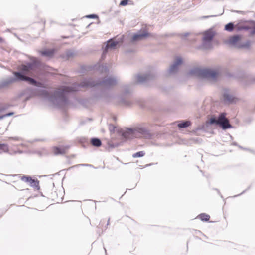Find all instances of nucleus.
<instances>
[{"label": "nucleus", "mask_w": 255, "mask_h": 255, "mask_svg": "<svg viewBox=\"0 0 255 255\" xmlns=\"http://www.w3.org/2000/svg\"><path fill=\"white\" fill-rule=\"evenodd\" d=\"M117 83V79L111 76L105 77L101 81H95L92 78L85 79L80 83H74L71 86H61L51 92L43 90L41 95L54 105L63 107L68 104V95L70 92L82 88L94 87L108 88L115 85Z\"/></svg>", "instance_id": "nucleus-1"}, {"label": "nucleus", "mask_w": 255, "mask_h": 255, "mask_svg": "<svg viewBox=\"0 0 255 255\" xmlns=\"http://www.w3.org/2000/svg\"><path fill=\"white\" fill-rule=\"evenodd\" d=\"M18 70V71L13 72L14 77H8L0 82V89L7 87L17 81H26L32 85L40 86L41 83L31 77H38L40 74L41 63L37 59L33 58L31 63L21 65Z\"/></svg>", "instance_id": "nucleus-2"}, {"label": "nucleus", "mask_w": 255, "mask_h": 255, "mask_svg": "<svg viewBox=\"0 0 255 255\" xmlns=\"http://www.w3.org/2000/svg\"><path fill=\"white\" fill-rule=\"evenodd\" d=\"M211 124L219 125L224 130L232 127L229 123V120L226 117V114L223 113L220 114L217 118L215 116L212 117L205 124L198 126L193 131L196 132L200 130L205 131L206 130V128L209 125Z\"/></svg>", "instance_id": "nucleus-3"}, {"label": "nucleus", "mask_w": 255, "mask_h": 255, "mask_svg": "<svg viewBox=\"0 0 255 255\" xmlns=\"http://www.w3.org/2000/svg\"><path fill=\"white\" fill-rule=\"evenodd\" d=\"M122 135L126 139L140 137L150 138L152 137L149 131L146 128L141 127L130 128H127L122 130Z\"/></svg>", "instance_id": "nucleus-4"}, {"label": "nucleus", "mask_w": 255, "mask_h": 255, "mask_svg": "<svg viewBox=\"0 0 255 255\" xmlns=\"http://www.w3.org/2000/svg\"><path fill=\"white\" fill-rule=\"evenodd\" d=\"M154 75L151 72H149L143 74H138L135 76L133 81L129 84H125L123 86L122 91L125 94L129 93L132 89L133 85L135 83L143 84L152 79Z\"/></svg>", "instance_id": "nucleus-5"}, {"label": "nucleus", "mask_w": 255, "mask_h": 255, "mask_svg": "<svg viewBox=\"0 0 255 255\" xmlns=\"http://www.w3.org/2000/svg\"><path fill=\"white\" fill-rule=\"evenodd\" d=\"M190 73L203 79L215 80L219 72L215 69L195 68L191 70Z\"/></svg>", "instance_id": "nucleus-6"}, {"label": "nucleus", "mask_w": 255, "mask_h": 255, "mask_svg": "<svg viewBox=\"0 0 255 255\" xmlns=\"http://www.w3.org/2000/svg\"><path fill=\"white\" fill-rule=\"evenodd\" d=\"M215 33L212 29H209L203 33L202 46L204 49H209L212 46V41Z\"/></svg>", "instance_id": "nucleus-7"}, {"label": "nucleus", "mask_w": 255, "mask_h": 255, "mask_svg": "<svg viewBox=\"0 0 255 255\" xmlns=\"http://www.w3.org/2000/svg\"><path fill=\"white\" fill-rule=\"evenodd\" d=\"M222 100L226 104H232L236 103L239 99L233 92L228 89H224L222 95Z\"/></svg>", "instance_id": "nucleus-8"}, {"label": "nucleus", "mask_w": 255, "mask_h": 255, "mask_svg": "<svg viewBox=\"0 0 255 255\" xmlns=\"http://www.w3.org/2000/svg\"><path fill=\"white\" fill-rule=\"evenodd\" d=\"M182 62L183 60L181 57L179 56L176 57L173 64L170 66L169 69V73L170 74L176 73L178 71L179 66L182 64Z\"/></svg>", "instance_id": "nucleus-9"}, {"label": "nucleus", "mask_w": 255, "mask_h": 255, "mask_svg": "<svg viewBox=\"0 0 255 255\" xmlns=\"http://www.w3.org/2000/svg\"><path fill=\"white\" fill-rule=\"evenodd\" d=\"M122 41L119 39L115 40L113 39H111L107 41V44L104 48V50L103 51V54H102V57L105 56L107 52L108 51V50L109 49H115L117 45H118Z\"/></svg>", "instance_id": "nucleus-10"}, {"label": "nucleus", "mask_w": 255, "mask_h": 255, "mask_svg": "<svg viewBox=\"0 0 255 255\" xmlns=\"http://www.w3.org/2000/svg\"><path fill=\"white\" fill-rule=\"evenodd\" d=\"M149 35V34L145 31H138L132 36L131 41L134 43L142 40L145 39Z\"/></svg>", "instance_id": "nucleus-11"}, {"label": "nucleus", "mask_w": 255, "mask_h": 255, "mask_svg": "<svg viewBox=\"0 0 255 255\" xmlns=\"http://www.w3.org/2000/svg\"><path fill=\"white\" fill-rule=\"evenodd\" d=\"M240 36L238 35H235L229 37L228 43L232 45H236L240 39Z\"/></svg>", "instance_id": "nucleus-12"}, {"label": "nucleus", "mask_w": 255, "mask_h": 255, "mask_svg": "<svg viewBox=\"0 0 255 255\" xmlns=\"http://www.w3.org/2000/svg\"><path fill=\"white\" fill-rule=\"evenodd\" d=\"M91 144L95 147H100L101 145V140L97 138H92L90 141Z\"/></svg>", "instance_id": "nucleus-13"}, {"label": "nucleus", "mask_w": 255, "mask_h": 255, "mask_svg": "<svg viewBox=\"0 0 255 255\" xmlns=\"http://www.w3.org/2000/svg\"><path fill=\"white\" fill-rule=\"evenodd\" d=\"M98 70L103 74H107L108 72V66L106 64L104 65H99L98 67Z\"/></svg>", "instance_id": "nucleus-14"}, {"label": "nucleus", "mask_w": 255, "mask_h": 255, "mask_svg": "<svg viewBox=\"0 0 255 255\" xmlns=\"http://www.w3.org/2000/svg\"><path fill=\"white\" fill-rule=\"evenodd\" d=\"M191 125V123L188 121H182L178 124V127L179 128H185Z\"/></svg>", "instance_id": "nucleus-15"}, {"label": "nucleus", "mask_w": 255, "mask_h": 255, "mask_svg": "<svg viewBox=\"0 0 255 255\" xmlns=\"http://www.w3.org/2000/svg\"><path fill=\"white\" fill-rule=\"evenodd\" d=\"M251 28V27L248 25H243L240 24H237L235 25V29H236L237 31H241L242 30H248Z\"/></svg>", "instance_id": "nucleus-16"}, {"label": "nucleus", "mask_w": 255, "mask_h": 255, "mask_svg": "<svg viewBox=\"0 0 255 255\" xmlns=\"http://www.w3.org/2000/svg\"><path fill=\"white\" fill-rule=\"evenodd\" d=\"M65 149L64 148H60L57 147L53 148V152L55 155L63 154L65 153Z\"/></svg>", "instance_id": "nucleus-17"}, {"label": "nucleus", "mask_w": 255, "mask_h": 255, "mask_svg": "<svg viewBox=\"0 0 255 255\" xmlns=\"http://www.w3.org/2000/svg\"><path fill=\"white\" fill-rule=\"evenodd\" d=\"M76 54V53L72 50H69L66 52V57L67 59L69 60L73 58Z\"/></svg>", "instance_id": "nucleus-18"}, {"label": "nucleus", "mask_w": 255, "mask_h": 255, "mask_svg": "<svg viewBox=\"0 0 255 255\" xmlns=\"http://www.w3.org/2000/svg\"><path fill=\"white\" fill-rule=\"evenodd\" d=\"M53 53L54 51L52 50H46L41 52V54L42 55L46 57H51L53 55Z\"/></svg>", "instance_id": "nucleus-19"}, {"label": "nucleus", "mask_w": 255, "mask_h": 255, "mask_svg": "<svg viewBox=\"0 0 255 255\" xmlns=\"http://www.w3.org/2000/svg\"><path fill=\"white\" fill-rule=\"evenodd\" d=\"M234 28H235V26L232 22L228 23L225 26V30L230 32L232 31Z\"/></svg>", "instance_id": "nucleus-20"}, {"label": "nucleus", "mask_w": 255, "mask_h": 255, "mask_svg": "<svg viewBox=\"0 0 255 255\" xmlns=\"http://www.w3.org/2000/svg\"><path fill=\"white\" fill-rule=\"evenodd\" d=\"M9 105L8 104L0 102V113L7 109L9 108Z\"/></svg>", "instance_id": "nucleus-21"}, {"label": "nucleus", "mask_w": 255, "mask_h": 255, "mask_svg": "<svg viewBox=\"0 0 255 255\" xmlns=\"http://www.w3.org/2000/svg\"><path fill=\"white\" fill-rule=\"evenodd\" d=\"M199 218L202 221H208L209 220L210 216L204 213L199 215Z\"/></svg>", "instance_id": "nucleus-22"}, {"label": "nucleus", "mask_w": 255, "mask_h": 255, "mask_svg": "<svg viewBox=\"0 0 255 255\" xmlns=\"http://www.w3.org/2000/svg\"><path fill=\"white\" fill-rule=\"evenodd\" d=\"M29 183L31 186L35 188H37V189H38L39 181L37 180H35L34 179H32V181H30Z\"/></svg>", "instance_id": "nucleus-23"}, {"label": "nucleus", "mask_w": 255, "mask_h": 255, "mask_svg": "<svg viewBox=\"0 0 255 255\" xmlns=\"http://www.w3.org/2000/svg\"><path fill=\"white\" fill-rule=\"evenodd\" d=\"M145 155V152L143 151L137 152L133 154L132 156L134 158L137 157H141L144 156Z\"/></svg>", "instance_id": "nucleus-24"}, {"label": "nucleus", "mask_w": 255, "mask_h": 255, "mask_svg": "<svg viewBox=\"0 0 255 255\" xmlns=\"http://www.w3.org/2000/svg\"><path fill=\"white\" fill-rule=\"evenodd\" d=\"M250 46V42L247 41L243 43L240 44L238 47L239 48H248Z\"/></svg>", "instance_id": "nucleus-25"}, {"label": "nucleus", "mask_w": 255, "mask_h": 255, "mask_svg": "<svg viewBox=\"0 0 255 255\" xmlns=\"http://www.w3.org/2000/svg\"><path fill=\"white\" fill-rule=\"evenodd\" d=\"M0 150H3L5 152H8L7 145L5 144H0Z\"/></svg>", "instance_id": "nucleus-26"}, {"label": "nucleus", "mask_w": 255, "mask_h": 255, "mask_svg": "<svg viewBox=\"0 0 255 255\" xmlns=\"http://www.w3.org/2000/svg\"><path fill=\"white\" fill-rule=\"evenodd\" d=\"M21 180L25 182L30 183L32 181V178L30 176H23L21 178Z\"/></svg>", "instance_id": "nucleus-27"}, {"label": "nucleus", "mask_w": 255, "mask_h": 255, "mask_svg": "<svg viewBox=\"0 0 255 255\" xmlns=\"http://www.w3.org/2000/svg\"><path fill=\"white\" fill-rule=\"evenodd\" d=\"M128 0H122L120 3L121 6H126L128 4Z\"/></svg>", "instance_id": "nucleus-28"}, {"label": "nucleus", "mask_w": 255, "mask_h": 255, "mask_svg": "<svg viewBox=\"0 0 255 255\" xmlns=\"http://www.w3.org/2000/svg\"><path fill=\"white\" fill-rule=\"evenodd\" d=\"M13 114L14 113L13 112H9V113H7V114H6L5 115H3L2 116H0V120L2 119L4 117H6L11 116V115H13Z\"/></svg>", "instance_id": "nucleus-29"}, {"label": "nucleus", "mask_w": 255, "mask_h": 255, "mask_svg": "<svg viewBox=\"0 0 255 255\" xmlns=\"http://www.w3.org/2000/svg\"><path fill=\"white\" fill-rule=\"evenodd\" d=\"M122 102L125 105H127V106H129L130 104V102L128 101L127 100H125V99H123L122 100Z\"/></svg>", "instance_id": "nucleus-30"}, {"label": "nucleus", "mask_w": 255, "mask_h": 255, "mask_svg": "<svg viewBox=\"0 0 255 255\" xmlns=\"http://www.w3.org/2000/svg\"><path fill=\"white\" fill-rule=\"evenodd\" d=\"M33 96V93H31L30 95L28 96H26L24 100L26 101L27 100H28L29 99H30V98Z\"/></svg>", "instance_id": "nucleus-31"}, {"label": "nucleus", "mask_w": 255, "mask_h": 255, "mask_svg": "<svg viewBox=\"0 0 255 255\" xmlns=\"http://www.w3.org/2000/svg\"><path fill=\"white\" fill-rule=\"evenodd\" d=\"M87 17L88 18H95L96 17H97V16L95 14H90V15L87 16Z\"/></svg>", "instance_id": "nucleus-32"}, {"label": "nucleus", "mask_w": 255, "mask_h": 255, "mask_svg": "<svg viewBox=\"0 0 255 255\" xmlns=\"http://www.w3.org/2000/svg\"><path fill=\"white\" fill-rule=\"evenodd\" d=\"M9 140H19V138L18 137H9Z\"/></svg>", "instance_id": "nucleus-33"}, {"label": "nucleus", "mask_w": 255, "mask_h": 255, "mask_svg": "<svg viewBox=\"0 0 255 255\" xmlns=\"http://www.w3.org/2000/svg\"><path fill=\"white\" fill-rule=\"evenodd\" d=\"M79 166H91L90 164H79Z\"/></svg>", "instance_id": "nucleus-34"}, {"label": "nucleus", "mask_w": 255, "mask_h": 255, "mask_svg": "<svg viewBox=\"0 0 255 255\" xmlns=\"http://www.w3.org/2000/svg\"><path fill=\"white\" fill-rule=\"evenodd\" d=\"M111 127H113V129L114 128V126L113 125H110V127H109V128H110V130H111Z\"/></svg>", "instance_id": "nucleus-35"}, {"label": "nucleus", "mask_w": 255, "mask_h": 255, "mask_svg": "<svg viewBox=\"0 0 255 255\" xmlns=\"http://www.w3.org/2000/svg\"><path fill=\"white\" fill-rule=\"evenodd\" d=\"M188 35V33H186L185 34V36H187Z\"/></svg>", "instance_id": "nucleus-36"}, {"label": "nucleus", "mask_w": 255, "mask_h": 255, "mask_svg": "<svg viewBox=\"0 0 255 255\" xmlns=\"http://www.w3.org/2000/svg\"><path fill=\"white\" fill-rule=\"evenodd\" d=\"M109 221H110V219H108V225L109 224Z\"/></svg>", "instance_id": "nucleus-37"}, {"label": "nucleus", "mask_w": 255, "mask_h": 255, "mask_svg": "<svg viewBox=\"0 0 255 255\" xmlns=\"http://www.w3.org/2000/svg\"><path fill=\"white\" fill-rule=\"evenodd\" d=\"M28 91H29V90H26V92H28Z\"/></svg>", "instance_id": "nucleus-38"}, {"label": "nucleus", "mask_w": 255, "mask_h": 255, "mask_svg": "<svg viewBox=\"0 0 255 255\" xmlns=\"http://www.w3.org/2000/svg\"><path fill=\"white\" fill-rule=\"evenodd\" d=\"M2 216V215H0V218Z\"/></svg>", "instance_id": "nucleus-39"}, {"label": "nucleus", "mask_w": 255, "mask_h": 255, "mask_svg": "<svg viewBox=\"0 0 255 255\" xmlns=\"http://www.w3.org/2000/svg\"><path fill=\"white\" fill-rule=\"evenodd\" d=\"M209 16H206L205 17L207 18V17H209Z\"/></svg>", "instance_id": "nucleus-40"}]
</instances>
